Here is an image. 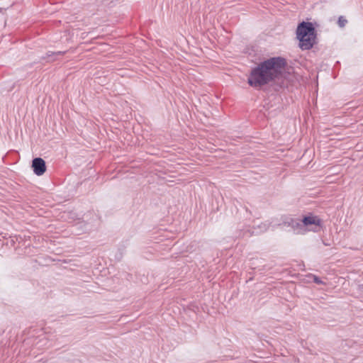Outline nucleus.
Instances as JSON below:
<instances>
[{
  "label": "nucleus",
  "instance_id": "obj_1",
  "mask_svg": "<svg viewBox=\"0 0 363 363\" xmlns=\"http://www.w3.org/2000/svg\"><path fill=\"white\" fill-rule=\"evenodd\" d=\"M286 62L281 57H272L253 69L248 78V84L253 87H260L279 78L285 71Z\"/></svg>",
  "mask_w": 363,
  "mask_h": 363
},
{
  "label": "nucleus",
  "instance_id": "obj_2",
  "mask_svg": "<svg viewBox=\"0 0 363 363\" xmlns=\"http://www.w3.org/2000/svg\"><path fill=\"white\" fill-rule=\"evenodd\" d=\"M313 24H298L296 29L297 38L301 50L313 48L316 40V33Z\"/></svg>",
  "mask_w": 363,
  "mask_h": 363
},
{
  "label": "nucleus",
  "instance_id": "obj_3",
  "mask_svg": "<svg viewBox=\"0 0 363 363\" xmlns=\"http://www.w3.org/2000/svg\"><path fill=\"white\" fill-rule=\"evenodd\" d=\"M322 221L320 218L312 214L303 217L302 225L305 228V233L308 231L318 232L321 228Z\"/></svg>",
  "mask_w": 363,
  "mask_h": 363
},
{
  "label": "nucleus",
  "instance_id": "obj_4",
  "mask_svg": "<svg viewBox=\"0 0 363 363\" xmlns=\"http://www.w3.org/2000/svg\"><path fill=\"white\" fill-rule=\"evenodd\" d=\"M32 167L34 173L38 176L43 175L46 171L45 162L40 157L35 158L33 160Z\"/></svg>",
  "mask_w": 363,
  "mask_h": 363
},
{
  "label": "nucleus",
  "instance_id": "obj_5",
  "mask_svg": "<svg viewBox=\"0 0 363 363\" xmlns=\"http://www.w3.org/2000/svg\"><path fill=\"white\" fill-rule=\"evenodd\" d=\"M286 224L290 226L296 234H305V228H303L301 225L302 220L298 221L293 218H289V220L286 221Z\"/></svg>",
  "mask_w": 363,
  "mask_h": 363
},
{
  "label": "nucleus",
  "instance_id": "obj_6",
  "mask_svg": "<svg viewBox=\"0 0 363 363\" xmlns=\"http://www.w3.org/2000/svg\"><path fill=\"white\" fill-rule=\"evenodd\" d=\"M337 23H347V20L346 19V18L345 16H340L338 18Z\"/></svg>",
  "mask_w": 363,
  "mask_h": 363
},
{
  "label": "nucleus",
  "instance_id": "obj_7",
  "mask_svg": "<svg viewBox=\"0 0 363 363\" xmlns=\"http://www.w3.org/2000/svg\"><path fill=\"white\" fill-rule=\"evenodd\" d=\"M313 281L318 284H323V282L320 279V278H318V277H316L315 275L313 276Z\"/></svg>",
  "mask_w": 363,
  "mask_h": 363
},
{
  "label": "nucleus",
  "instance_id": "obj_8",
  "mask_svg": "<svg viewBox=\"0 0 363 363\" xmlns=\"http://www.w3.org/2000/svg\"><path fill=\"white\" fill-rule=\"evenodd\" d=\"M65 52H61V51L57 52H48L47 53V55H48V57H50V56H51L52 55H63V54H65Z\"/></svg>",
  "mask_w": 363,
  "mask_h": 363
},
{
  "label": "nucleus",
  "instance_id": "obj_9",
  "mask_svg": "<svg viewBox=\"0 0 363 363\" xmlns=\"http://www.w3.org/2000/svg\"><path fill=\"white\" fill-rule=\"evenodd\" d=\"M269 225L267 223H262L260 225V228H262L261 231H266L269 228Z\"/></svg>",
  "mask_w": 363,
  "mask_h": 363
},
{
  "label": "nucleus",
  "instance_id": "obj_10",
  "mask_svg": "<svg viewBox=\"0 0 363 363\" xmlns=\"http://www.w3.org/2000/svg\"><path fill=\"white\" fill-rule=\"evenodd\" d=\"M340 27H343L345 26V24L341 23V24H340Z\"/></svg>",
  "mask_w": 363,
  "mask_h": 363
},
{
  "label": "nucleus",
  "instance_id": "obj_11",
  "mask_svg": "<svg viewBox=\"0 0 363 363\" xmlns=\"http://www.w3.org/2000/svg\"><path fill=\"white\" fill-rule=\"evenodd\" d=\"M301 23H306V22L304 21H302Z\"/></svg>",
  "mask_w": 363,
  "mask_h": 363
}]
</instances>
